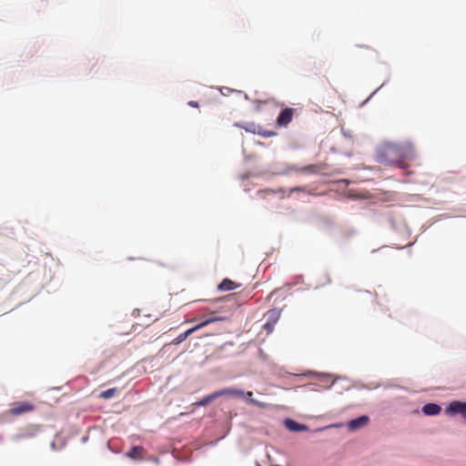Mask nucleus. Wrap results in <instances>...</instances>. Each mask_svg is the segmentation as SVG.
I'll return each instance as SVG.
<instances>
[{"instance_id":"22","label":"nucleus","mask_w":466,"mask_h":466,"mask_svg":"<svg viewBox=\"0 0 466 466\" xmlns=\"http://www.w3.org/2000/svg\"><path fill=\"white\" fill-rule=\"evenodd\" d=\"M23 438H25V435H23V434H18V435L15 436V440H20V439H23Z\"/></svg>"},{"instance_id":"15","label":"nucleus","mask_w":466,"mask_h":466,"mask_svg":"<svg viewBox=\"0 0 466 466\" xmlns=\"http://www.w3.org/2000/svg\"><path fill=\"white\" fill-rule=\"evenodd\" d=\"M266 317H267V321L276 323L279 319V314L277 310L271 309L266 313Z\"/></svg>"},{"instance_id":"19","label":"nucleus","mask_w":466,"mask_h":466,"mask_svg":"<svg viewBox=\"0 0 466 466\" xmlns=\"http://www.w3.org/2000/svg\"><path fill=\"white\" fill-rule=\"evenodd\" d=\"M252 391H246L243 397L247 398L250 403L258 404V401L252 399Z\"/></svg>"},{"instance_id":"7","label":"nucleus","mask_w":466,"mask_h":466,"mask_svg":"<svg viewBox=\"0 0 466 466\" xmlns=\"http://www.w3.org/2000/svg\"><path fill=\"white\" fill-rule=\"evenodd\" d=\"M369 421V418L367 416H360L357 419L351 420L348 423V427L351 431H356L363 426H365Z\"/></svg>"},{"instance_id":"10","label":"nucleus","mask_w":466,"mask_h":466,"mask_svg":"<svg viewBox=\"0 0 466 466\" xmlns=\"http://www.w3.org/2000/svg\"><path fill=\"white\" fill-rule=\"evenodd\" d=\"M145 450L141 446H134L127 453V456L132 460H142L144 457Z\"/></svg>"},{"instance_id":"20","label":"nucleus","mask_w":466,"mask_h":466,"mask_svg":"<svg viewBox=\"0 0 466 466\" xmlns=\"http://www.w3.org/2000/svg\"><path fill=\"white\" fill-rule=\"evenodd\" d=\"M276 191L274 190H270V189H265V190H259L258 192V195L261 196V198H265V195L267 194H272V193H275Z\"/></svg>"},{"instance_id":"6","label":"nucleus","mask_w":466,"mask_h":466,"mask_svg":"<svg viewBox=\"0 0 466 466\" xmlns=\"http://www.w3.org/2000/svg\"><path fill=\"white\" fill-rule=\"evenodd\" d=\"M244 394H245V391L238 390V389H235V388H225V389L217 390V395L218 397L228 396V397H232V398H243Z\"/></svg>"},{"instance_id":"1","label":"nucleus","mask_w":466,"mask_h":466,"mask_svg":"<svg viewBox=\"0 0 466 466\" xmlns=\"http://www.w3.org/2000/svg\"><path fill=\"white\" fill-rule=\"evenodd\" d=\"M413 155L414 148L410 142L401 144L384 143L379 148L377 157L381 164L406 168L405 161L411 158Z\"/></svg>"},{"instance_id":"3","label":"nucleus","mask_w":466,"mask_h":466,"mask_svg":"<svg viewBox=\"0 0 466 466\" xmlns=\"http://www.w3.org/2000/svg\"><path fill=\"white\" fill-rule=\"evenodd\" d=\"M35 410L34 404L28 401H15L10 404V408L5 411L9 416H20L25 413L31 412Z\"/></svg>"},{"instance_id":"4","label":"nucleus","mask_w":466,"mask_h":466,"mask_svg":"<svg viewBox=\"0 0 466 466\" xmlns=\"http://www.w3.org/2000/svg\"><path fill=\"white\" fill-rule=\"evenodd\" d=\"M446 412L452 415L461 414L466 420V402L454 400L450 403L449 407L446 410Z\"/></svg>"},{"instance_id":"11","label":"nucleus","mask_w":466,"mask_h":466,"mask_svg":"<svg viewBox=\"0 0 466 466\" xmlns=\"http://www.w3.org/2000/svg\"><path fill=\"white\" fill-rule=\"evenodd\" d=\"M441 410V408L435 403H428L422 407V411L426 415H437Z\"/></svg>"},{"instance_id":"8","label":"nucleus","mask_w":466,"mask_h":466,"mask_svg":"<svg viewBox=\"0 0 466 466\" xmlns=\"http://www.w3.org/2000/svg\"><path fill=\"white\" fill-rule=\"evenodd\" d=\"M285 426L288 430L290 431H303L307 430V426L304 424L298 423L297 421L291 420V419H286L285 420Z\"/></svg>"},{"instance_id":"12","label":"nucleus","mask_w":466,"mask_h":466,"mask_svg":"<svg viewBox=\"0 0 466 466\" xmlns=\"http://www.w3.org/2000/svg\"><path fill=\"white\" fill-rule=\"evenodd\" d=\"M217 398H218V396L217 395V391H214L213 393H211V394L206 396L205 398H203L197 404L198 406H205V405L208 404L210 401L214 400Z\"/></svg>"},{"instance_id":"9","label":"nucleus","mask_w":466,"mask_h":466,"mask_svg":"<svg viewBox=\"0 0 466 466\" xmlns=\"http://www.w3.org/2000/svg\"><path fill=\"white\" fill-rule=\"evenodd\" d=\"M240 287V284H238L232 281L229 279H224L221 283L218 285V289L220 291H229L236 289Z\"/></svg>"},{"instance_id":"18","label":"nucleus","mask_w":466,"mask_h":466,"mask_svg":"<svg viewBox=\"0 0 466 466\" xmlns=\"http://www.w3.org/2000/svg\"><path fill=\"white\" fill-rule=\"evenodd\" d=\"M274 325H275V322H269V321H267L265 324H264V329L267 330L268 333H270L272 332L273 329H274Z\"/></svg>"},{"instance_id":"23","label":"nucleus","mask_w":466,"mask_h":466,"mask_svg":"<svg viewBox=\"0 0 466 466\" xmlns=\"http://www.w3.org/2000/svg\"><path fill=\"white\" fill-rule=\"evenodd\" d=\"M300 190H302L300 187H295L291 191H300Z\"/></svg>"},{"instance_id":"17","label":"nucleus","mask_w":466,"mask_h":466,"mask_svg":"<svg viewBox=\"0 0 466 466\" xmlns=\"http://www.w3.org/2000/svg\"><path fill=\"white\" fill-rule=\"evenodd\" d=\"M260 126H257L254 123H249L246 127H243L246 131L257 134Z\"/></svg>"},{"instance_id":"16","label":"nucleus","mask_w":466,"mask_h":466,"mask_svg":"<svg viewBox=\"0 0 466 466\" xmlns=\"http://www.w3.org/2000/svg\"><path fill=\"white\" fill-rule=\"evenodd\" d=\"M257 134L260 135L263 137H274L277 135L276 132L266 130L262 127H259Z\"/></svg>"},{"instance_id":"14","label":"nucleus","mask_w":466,"mask_h":466,"mask_svg":"<svg viewBox=\"0 0 466 466\" xmlns=\"http://www.w3.org/2000/svg\"><path fill=\"white\" fill-rule=\"evenodd\" d=\"M321 170L320 165H309L300 168V171L307 173H318Z\"/></svg>"},{"instance_id":"2","label":"nucleus","mask_w":466,"mask_h":466,"mask_svg":"<svg viewBox=\"0 0 466 466\" xmlns=\"http://www.w3.org/2000/svg\"><path fill=\"white\" fill-rule=\"evenodd\" d=\"M227 318L226 317H223V316H218L216 312H210L208 314V318H206L204 320H202L201 322H199L198 325H196L195 327L187 329V331H185L184 333H181L179 334L173 341L172 343L174 344H179L181 342H183L184 340H186L187 339L188 336H190L193 332L213 323V322H217V321H223V320H226Z\"/></svg>"},{"instance_id":"21","label":"nucleus","mask_w":466,"mask_h":466,"mask_svg":"<svg viewBox=\"0 0 466 466\" xmlns=\"http://www.w3.org/2000/svg\"><path fill=\"white\" fill-rule=\"evenodd\" d=\"M188 106H192V107H198V103L197 101H189L188 103Z\"/></svg>"},{"instance_id":"13","label":"nucleus","mask_w":466,"mask_h":466,"mask_svg":"<svg viewBox=\"0 0 466 466\" xmlns=\"http://www.w3.org/2000/svg\"><path fill=\"white\" fill-rule=\"evenodd\" d=\"M116 391H117L116 388L108 389L106 390L102 391L99 394V398L104 399V400L113 398L116 395Z\"/></svg>"},{"instance_id":"5","label":"nucleus","mask_w":466,"mask_h":466,"mask_svg":"<svg viewBox=\"0 0 466 466\" xmlns=\"http://www.w3.org/2000/svg\"><path fill=\"white\" fill-rule=\"evenodd\" d=\"M293 116V108L287 107L281 110L279 116L277 117V125L279 127H287L292 121Z\"/></svg>"}]
</instances>
